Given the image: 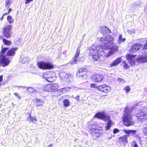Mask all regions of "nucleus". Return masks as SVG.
Listing matches in <instances>:
<instances>
[{"mask_svg": "<svg viewBox=\"0 0 147 147\" xmlns=\"http://www.w3.org/2000/svg\"><path fill=\"white\" fill-rule=\"evenodd\" d=\"M100 31L105 34L102 36L98 38V40L102 42V45H93L90 48L89 55L92 57L94 61H99L101 57L105 55L109 57L118 50L117 47L113 42V36L107 34L110 31L109 29L106 27H102Z\"/></svg>", "mask_w": 147, "mask_h": 147, "instance_id": "f257e3e1", "label": "nucleus"}, {"mask_svg": "<svg viewBox=\"0 0 147 147\" xmlns=\"http://www.w3.org/2000/svg\"><path fill=\"white\" fill-rule=\"evenodd\" d=\"M134 111L129 109L128 107L126 106L124 114V116L123 118V121L124 125L127 126H129L134 124L132 118L133 115Z\"/></svg>", "mask_w": 147, "mask_h": 147, "instance_id": "f03ea898", "label": "nucleus"}, {"mask_svg": "<svg viewBox=\"0 0 147 147\" xmlns=\"http://www.w3.org/2000/svg\"><path fill=\"white\" fill-rule=\"evenodd\" d=\"M89 132L92 137L95 140L98 139L101 136L102 131V127L98 124L91 125L88 127Z\"/></svg>", "mask_w": 147, "mask_h": 147, "instance_id": "7ed1b4c3", "label": "nucleus"}, {"mask_svg": "<svg viewBox=\"0 0 147 147\" xmlns=\"http://www.w3.org/2000/svg\"><path fill=\"white\" fill-rule=\"evenodd\" d=\"M126 57L128 60V62L131 65H135L136 61L140 63L147 62L146 57L140 56L138 57L137 58L136 56L131 55L128 54L126 56Z\"/></svg>", "mask_w": 147, "mask_h": 147, "instance_id": "20e7f679", "label": "nucleus"}, {"mask_svg": "<svg viewBox=\"0 0 147 147\" xmlns=\"http://www.w3.org/2000/svg\"><path fill=\"white\" fill-rule=\"evenodd\" d=\"M124 132L127 135H125L123 136L119 137L118 138L120 143L125 145L128 143V138L129 137L130 135V134L132 135H134L136 133V130H124Z\"/></svg>", "mask_w": 147, "mask_h": 147, "instance_id": "39448f33", "label": "nucleus"}, {"mask_svg": "<svg viewBox=\"0 0 147 147\" xmlns=\"http://www.w3.org/2000/svg\"><path fill=\"white\" fill-rule=\"evenodd\" d=\"M135 115L138 119L146 120L147 119V108H144L142 110H137L135 111ZM141 121V120H140Z\"/></svg>", "mask_w": 147, "mask_h": 147, "instance_id": "423d86ee", "label": "nucleus"}, {"mask_svg": "<svg viewBox=\"0 0 147 147\" xmlns=\"http://www.w3.org/2000/svg\"><path fill=\"white\" fill-rule=\"evenodd\" d=\"M94 117H96L101 119L105 122H108L109 121H111L110 120V117L108 115H106L104 112L97 113Z\"/></svg>", "mask_w": 147, "mask_h": 147, "instance_id": "0eeeda50", "label": "nucleus"}, {"mask_svg": "<svg viewBox=\"0 0 147 147\" xmlns=\"http://www.w3.org/2000/svg\"><path fill=\"white\" fill-rule=\"evenodd\" d=\"M3 33L4 36L6 38H10L12 34L11 25H7L4 28H3Z\"/></svg>", "mask_w": 147, "mask_h": 147, "instance_id": "6e6552de", "label": "nucleus"}, {"mask_svg": "<svg viewBox=\"0 0 147 147\" xmlns=\"http://www.w3.org/2000/svg\"><path fill=\"white\" fill-rule=\"evenodd\" d=\"M37 65L40 69H49L53 68V65L50 63L44 61H40L37 63Z\"/></svg>", "mask_w": 147, "mask_h": 147, "instance_id": "1a4fd4ad", "label": "nucleus"}, {"mask_svg": "<svg viewBox=\"0 0 147 147\" xmlns=\"http://www.w3.org/2000/svg\"><path fill=\"white\" fill-rule=\"evenodd\" d=\"M55 73L52 72H46L43 75V78L49 82L53 81L52 78L54 77Z\"/></svg>", "mask_w": 147, "mask_h": 147, "instance_id": "9d476101", "label": "nucleus"}, {"mask_svg": "<svg viewBox=\"0 0 147 147\" xmlns=\"http://www.w3.org/2000/svg\"><path fill=\"white\" fill-rule=\"evenodd\" d=\"M143 47V45L142 44L137 43H134L131 47L130 51L131 52H135Z\"/></svg>", "mask_w": 147, "mask_h": 147, "instance_id": "9b49d317", "label": "nucleus"}, {"mask_svg": "<svg viewBox=\"0 0 147 147\" xmlns=\"http://www.w3.org/2000/svg\"><path fill=\"white\" fill-rule=\"evenodd\" d=\"M87 71V69L85 68H81L79 69L77 73V75L78 77L81 76L86 77L87 76L86 73Z\"/></svg>", "mask_w": 147, "mask_h": 147, "instance_id": "f8f14e48", "label": "nucleus"}, {"mask_svg": "<svg viewBox=\"0 0 147 147\" xmlns=\"http://www.w3.org/2000/svg\"><path fill=\"white\" fill-rule=\"evenodd\" d=\"M104 78V77L103 75L96 74L93 75L92 78L94 82H99L102 81Z\"/></svg>", "mask_w": 147, "mask_h": 147, "instance_id": "ddd939ff", "label": "nucleus"}, {"mask_svg": "<svg viewBox=\"0 0 147 147\" xmlns=\"http://www.w3.org/2000/svg\"><path fill=\"white\" fill-rule=\"evenodd\" d=\"M98 90L103 92L107 93L110 91L111 88L105 85H103L98 86Z\"/></svg>", "mask_w": 147, "mask_h": 147, "instance_id": "4468645a", "label": "nucleus"}, {"mask_svg": "<svg viewBox=\"0 0 147 147\" xmlns=\"http://www.w3.org/2000/svg\"><path fill=\"white\" fill-rule=\"evenodd\" d=\"M18 48L17 47H14L11 49L10 50L7 51V55L8 57V56H14L16 53V51L17 50ZM5 54V53L4 54ZM4 55H5L4 54ZM9 58V57H8ZM10 60V59H9Z\"/></svg>", "mask_w": 147, "mask_h": 147, "instance_id": "2eb2a0df", "label": "nucleus"}, {"mask_svg": "<svg viewBox=\"0 0 147 147\" xmlns=\"http://www.w3.org/2000/svg\"><path fill=\"white\" fill-rule=\"evenodd\" d=\"M121 61V57H119L114 60V61L110 64V66L111 67H115L118 65Z\"/></svg>", "mask_w": 147, "mask_h": 147, "instance_id": "dca6fc26", "label": "nucleus"}, {"mask_svg": "<svg viewBox=\"0 0 147 147\" xmlns=\"http://www.w3.org/2000/svg\"><path fill=\"white\" fill-rule=\"evenodd\" d=\"M59 75L62 79L67 80V81H68L67 79L69 77L68 74L64 72H62L60 73Z\"/></svg>", "mask_w": 147, "mask_h": 147, "instance_id": "f3484780", "label": "nucleus"}, {"mask_svg": "<svg viewBox=\"0 0 147 147\" xmlns=\"http://www.w3.org/2000/svg\"><path fill=\"white\" fill-rule=\"evenodd\" d=\"M70 90V88L68 87H65L63 88H60L59 87L58 89V92L65 93L66 92L69 91Z\"/></svg>", "mask_w": 147, "mask_h": 147, "instance_id": "a211bd4d", "label": "nucleus"}, {"mask_svg": "<svg viewBox=\"0 0 147 147\" xmlns=\"http://www.w3.org/2000/svg\"><path fill=\"white\" fill-rule=\"evenodd\" d=\"M35 100V102L37 107L42 106L43 105L44 102L42 100L36 98Z\"/></svg>", "mask_w": 147, "mask_h": 147, "instance_id": "6ab92c4d", "label": "nucleus"}, {"mask_svg": "<svg viewBox=\"0 0 147 147\" xmlns=\"http://www.w3.org/2000/svg\"><path fill=\"white\" fill-rule=\"evenodd\" d=\"M51 86V84H47L44 86L43 89L46 91L48 92H51L52 91V89Z\"/></svg>", "mask_w": 147, "mask_h": 147, "instance_id": "aec40b11", "label": "nucleus"}, {"mask_svg": "<svg viewBox=\"0 0 147 147\" xmlns=\"http://www.w3.org/2000/svg\"><path fill=\"white\" fill-rule=\"evenodd\" d=\"M51 87L52 89V91H54L55 90H57L58 91V89L59 88V85L56 83H53L51 84Z\"/></svg>", "mask_w": 147, "mask_h": 147, "instance_id": "412c9836", "label": "nucleus"}, {"mask_svg": "<svg viewBox=\"0 0 147 147\" xmlns=\"http://www.w3.org/2000/svg\"><path fill=\"white\" fill-rule=\"evenodd\" d=\"M27 121H30L34 123H36L37 122V119L35 117H32L31 115L29 114V117L27 118Z\"/></svg>", "mask_w": 147, "mask_h": 147, "instance_id": "4be33fe9", "label": "nucleus"}, {"mask_svg": "<svg viewBox=\"0 0 147 147\" xmlns=\"http://www.w3.org/2000/svg\"><path fill=\"white\" fill-rule=\"evenodd\" d=\"M125 40V39L124 38H122V35H120L118 38V42L119 44H120L122 42H124Z\"/></svg>", "mask_w": 147, "mask_h": 147, "instance_id": "5701e85b", "label": "nucleus"}, {"mask_svg": "<svg viewBox=\"0 0 147 147\" xmlns=\"http://www.w3.org/2000/svg\"><path fill=\"white\" fill-rule=\"evenodd\" d=\"M80 53V50L79 48L77 49V51L74 55V58L78 60V57L79 56Z\"/></svg>", "mask_w": 147, "mask_h": 147, "instance_id": "b1692460", "label": "nucleus"}, {"mask_svg": "<svg viewBox=\"0 0 147 147\" xmlns=\"http://www.w3.org/2000/svg\"><path fill=\"white\" fill-rule=\"evenodd\" d=\"M7 20L9 23V24H11L13 23L14 21V20L10 16H7Z\"/></svg>", "mask_w": 147, "mask_h": 147, "instance_id": "393cba45", "label": "nucleus"}, {"mask_svg": "<svg viewBox=\"0 0 147 147\" xmlns=\"http://www.w3.org/2000/svg\"><path fill=\"white\" fill-rule=\"evenodd\" d=\"M64 105L66 107H68L69 106V101L67 99H65L63 101Z\"/></svg>", "mask_w": 147, "mask_h": 147, "instance_id": "a878e982", "label": "nucleus"}, {"mask_svg": "<svg viewBox=\"0 0 147 147\" xmlns=\"http://www.w3.org/2000/svg\"><path fill=\"white\" fill-rule=\"evenodd\" d=\"M111 122V121H109V122H107V123H106L107 126H105L106 129V130H108L110 129L112 125Z\"/></svg>", "mask_w": 147, "mask_h": 147, "instance_id": "bb28decb", "label": "nucleus"}, {"mask_svg": "<svg viewBox=\"0 0 147 147\" xmlns=\"http://www.w3.org/2000/svg\"><path fill=\"white\" fill-rule=\"evenodd\" d=\"M3 42L6 45H9L11 44V42L10 41H9L5 39H3Z\"/></svg>", "mask_w": 147, "mask_h": 147, "instance_id": "cd10ccee", "label": "nucleus"}, {"mask_svg": "<svg viewBox=\"0 0 147 147\" xmlns=\"http://www.w3.org/2000/svg\"><path fill=\"white\" fill-rule=\"evenodd\" d=\"M143 132L145 136H147V125L144 127L142 129Z\"/></svg>", "mask_w": 147, "mask_h": 147, "instance_id": "c85d7f7f", "label": "nucleus"}, {"mask_svg": "<svg viewBox=\"0 0 147 147\" xmlns=\"http://www.w3.org/2000/svg\"><path fill=\"white\" fill-rule=\"evenodd\" d=\"M28 92L30 93H32L35 91V90L32 88H28L27 89Z\"/></svg>", "mask_w": 147, "mask_h": 147, "instance_id": "c756f323", "label": "nucleus"}, {"mask_svg": "<svg viewBox=\"0 0 147 147\" xmlns=\"http://www.w3.org/2000/svg\"><path fill=\"white\" fill-rule=\"evenodd\" d=\"M122 63L123 65V67L125 69H128L129 68V66L126 63L125 61H123Z\"/></svg>", "mask_w": 147, "mask_h": 147, "instance_id": "7c9ffc66", "label": "nucleus"}, {"mask_svg": "<svg viewBox=\"0 0 147 147\" xmlns=\"http://www.w3.org/2000/svg\"><path fill=\"white\" fill-rule=\"evenodd\" d=\"M90 87L92 88H97L98 89V87L97 86L96 84L95 83H92L90 84Z\"/></svg>", "mask_w": 147, "mask_h": 147, "instance_id": "2f4dec72", "label": "nucleus"}, {"mask_svg": "<svg viewBox=\"0 0 147 147\" xmlns=\"http://www.w3.org/2000/svg\"><path fill=\"white\" fill-rule=\"evenodd\" d=\"M124 90H126V92H128L130 91V88L129 86H126L125 87Z\"/></svg>", "mask_w": 147, "mask_h": 147, "instance_id": "473e14b6", "label": "nucleus"}, {"mask_svg": "<svg viewBox=\"0 0 147 147\" xmlns=\"http://www.w3.org/2000/svg\"><path fill=\"white\" fill-rule=\"evenodd\" d=\"M11 2L6 1V7L7 8H8L10 5Z\"/></svg>", "mask_w": 147, "mask_h": 147, "instance_id": "72a5a7b5", "label": "nucleus"}, {"mask_svg": "<svg viewBox=\"0 0 147 147\" xmlns=\"http://www.w3.org/2000/svg\"><path fill=\"white\" fill-rule=\"evenodd\" d=\"M78 60L74 58L73 60L71 61H70V63L71 65L75 64L76 62H77Z\"/></svg>", "mask_w": 147, "mask_h": 147, "instance_id": "f704fd0d", "label": "nucleus"}, {"mask_svg": "<svg viewBox=\"0 0 147 147\" xmlns=\"http://www.w3.org/2000/svg\"><path fill=\"white\" fill-rule=\"evenodd\" d=\"M119 132V130L117 129H115L113 131V132L114 134H116Z\"/></svg>", "mask_w": 147, "mask_h": 147, "instance_id": "c9c22d12", "label": "nucleus"}, {"mask_svg": "<svg viewBox=\"0 0 147 147\" xmlns=\"http://www.w3.org/2000/svg\"><path fill=\"white\" fill-rule=\"evenodd\" d=\"M14 95L16 96H17L18 98L19 99H21V96H20L19 95L18 93H15L14 94Z\"/></svg>", "mask_w": 147, "mask_h": 147, "instance_id": "e433bc0d", "label": "nucleus"}, {"mask_svg": "<svg viewBox=\"0 0 147 147\" xmlns=\"http://www.w3.org/2000/svg\"><path fill=\"white\" fill-rule=\"evenodd\" d=\"M133 143L134 144V146L133 147H138V145L137 144V143L136 142V141H134L133 142Z\"/></svg>", "mask_w": 147, "mask_h": 147, "instance_id": "4c0bfd02", "label": "nucleus"}, {"mask_svg": "<svg viewBox=\"0 0 147 147\" xmlns=\"http://www.w3.org/2000/svg\"><path fill=\"white\" fill-rule=\"evenodd\" d=\"M143 49H147V42L146 43L144 46L143 47Z\"/></svg>", "mask_w": 147, "mask_h": 147, "instance_id": "58836bf2", "label": "nucleus"}, {"mask_svg": "<svg viewBox=\"0 0 147 147\" xmlns=\"http://www.w3.org/2000/svg\"><path fill=\"white\" fill-rule=\"evenodd\" d=\"M3 79V75H1L0 76V83L1 82Z\"/></svg>", "mask_w": 147, "mask_h": 147, "instance_id": "ea45409f", "label": "nucleus"}, {"mask_svg": "<svg viewBox=\"0 0 147 147\" xmlns=\"http://www.w3.org/2000/svg\"><path fill=\"white\" fill-rule=\"evenodd\" d=\"M17 87L18 88H26V87H23V86H17Z\"/></svg>", "mask_w": 147, "mask_h": 147, "instance_id": "a19ab883", "label": "nucleus"}, {"mask_svg": "<svg viewBox=\"0 0 147 147\" xmlns=\"http://www.w3.org/2000/svg\"><path fill=\"white\" fill-rule=\"evenodd\" d=\"M75 98L76 99V100H78L79 99V96H76L75 97Z\"/></svg>", "mask_w": 147, "mask_h": 147, "instance_id": "79ce46f5", "label": "nucleus"}, {"mask_svg": "<svg viewBox=\"0 0 147 147\" xmlns=\"http://www.w3.org/2000/svg\"><path fill=\"white\" fill-rule=\"evenodd\" d=\"M9 13H8V12H7V13H4V14H3V16H4L5 15H9Z\"/></svg>", "mask_w": 147, "mask_h": 147, "instance_id": "37998d69", "label": "nucleus"}, {"mask_svg": "<svg viewBox=\"0 0 147 147\" xmlns=\"http://www.w3.org/2000/svg\"><path fill=\"white\" fill-rule=\"evenodd\" d=\"M118 80L119 82H121L123 80L121 78H119L118 79Z\"/></svg>", "mask_w": 147, "mask_h": 147, "instance_id": "c03bdc74", "label": "nucleus"}, {"mask_svg": "<svg viewBox=\"0 0 147 147\" xmlns=\"http://www.w3.org/2000/svg\"><path fill=\"white\" fill-rule=\"evenodd\" d=\"M4 16H3V15L2 16V17L0 18V20L1 21H2L3 19Z\"/></svg>", "mask_w": 147, "mask_h": 147, "instance_id": "a18cd8bd", "label": "nucleus"}, {"mask_svg": "<svg viewBox=\"0 0 147 147\" xmlns=\"http://www.w3.org/2000/svg\"><path fill=\"white\" fill-rule=\"evenodd\" d=\"M11 10H11V8L9 9L8 11V13H9V14L10 13L11 11Z\"/></svg>", "mask_w": 147, "mask_h": 147, "instance_id": "49530a36", "label": "nucleus"}, {"mask_svg": "<svg viewBox=\"0 0 147 147\" xmlns=\"http://www.w3.org/2000/svg\"><path fill=\"white\" fill-rule=\"evenodd\" d=\"M145 142H146V144L147 145V137L145 138Z\"/></svg>", "mask_w": 147, "mask_h": 147, "instance_id": "de8ad7c7", "label": "nucleus"}, {"mask_svg": "<svg viewBox=\"0 0 147 147\" xmlns=\"http://www.w3.org/2000/svg\"><path fill=\"white\" fill-rule=\"evenodd\" d=\"M0 38L1 39H3H3H5L4 38H3V36H1L0 37Z\"/></svg>", "mask_w": 147, "mask_h": 147, "instance_id": "09e8293b", "label": "nucleus"}, {"mask_svg": "<svg viewBox=\"0 0 147 147\" xmlns=\"http://www.w3.org/2000/svg\"><path fill=\"white\" fill-rule=\"evenodd\" d=\"M139 139L140 140V141L141 140V138L140 137H139Z\"/></svg>", "mask_w": 147, "mask_h": 147, "instance_id": "8fccbe9b", "label": "nucleus"}, {"mask_svg": "<svg viewBox=\"0 0 147 147\" xmlns=\"http://www.w3.org/2000/svg\"><path fill=\"white\" fill-rule=\"evenodd\" d=\"M11 0H6V1L10 2Z\"/></svg>", "mask_w": 147, "mask_h": 147, "instance_id": "3c124183", "label": "nucleus"}, {"mask_svg": "<svg viewBox=\"0 0 147 147\" xmlns=\"http://www.w3.org/2000/svg\"><path fill=\"white\" fill-rule=\"evenodd\" d=\"M111 139V138H109V139Z\"/></svg>", "mask_w": 147, "mask_h": 147, "instance_id": "603ef678", "label": "nucleus"}, {"mask_svg": "<svg viewBox=\"0 0 147 147\" xmlns=\"http://www.w3.org/2000/svg\"><path fill=\"white\" fill-rule=\"evenodd\" d=\"M124 147H125V146H124Z\"/></svg>", "mask_w": 147, "mask_h": 147, "instance_id": "864d4df0", "label": "nucleus"}]
</instances>
